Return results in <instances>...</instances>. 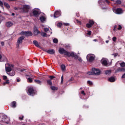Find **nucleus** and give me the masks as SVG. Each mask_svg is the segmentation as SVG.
<instances>
[{"instance_id": "nucleus-1", "label": "nucleus", "mask_w": 125, "mask_h": 125, "mask_svg": "<svg viewBox=\"0 0 125 125\" xmlns=\"http://www.w3.org/2000/svg\"><path fill=\"white\" fill-rule=\"evenodd\" d=\"M59 52H60L61 54H64V55H66L68 57H74L75 59H78V58H79L78 55H75L74 52L71 53L69 52L64 49V48H60L59 49Z\"/></svg>"}, {"instance_id": "nucleus-2", "label": "nucleus", "mask_w": 125, "mask_h": 125, "mask_svg": "<svg viewBox=\"0 0 125 125\" xmlns=\"http://www.w3.org/2000/svg\"><path fill=\"white\" fill-rule=\"evenodd\" d=\"M5 71L7 75L11 76L12 77L15 75V71H12L13 68V64L6 63L5 65Z\"/></svg>"}, {"instance_id": "nucleus-3", "label": "nucleus", "mask_w": 125, "mask_h": 125, "mask_svg": "<svg viewBox=\"0 0 125 125\" xmlns=\"http://www.w3.org/2000/svg\"><path fill=\"white\" fill-rule=\"evenodd\" d=\"M88 75H95V76H99L101 74L100 70L93 68L92 69V72L89 71L87 72Z\"/></svg>"}, {"instance_id": "nucleus-4", "label": "nucleus", "mask_w": 125, "mask_h": 125, "mask_svg": "<svg viewBox=\"0 0 125 125\" xmlns=\"http://www.w3.org/2000/svg\"><path fill=\"white\" fill-rule=\"evenodd\" d=\"M41 14V10L38 8H35L32 10V13H30V16H34L35 17H39V15Z\"/></svg>"}, {"instance_id": "nucleus-5", "label": "nucleus", "mask_w": 125, "mask_h": 125, "mask_svg": "<svg viewBox=\"0 0 125 125\" xmlns=\"http://www.w3.org/2000/svg\"><path fill=\"white\" fill-rule=\"evenodd\" d=\"M86 59L88 62H92L95 59V56L92 54H88L86 56Z\"/></svg>"}, {"instance_id": "nucleus-6", "label": "nucleus", "mask_w": 125, "mask_h": 125, "mask_svg": "<svg viewBox=\"0 0 125 125\" xmlns=\"http://www.w3.org/2000/svg\"><path fill=\"white\" fill-rule=\"evenodd\" d=\"M27 94L31 96H34V95H35V90H34V88L32 87L29 88Z\"/></svg>"}, {"instance_id": "nucleus-7", "label": "nucleus", "mask_w": 125, "mask_h": 125, "mask_svg": "<svg viewBox=\"0 0 125 125\" xmlns=\"http://www.w3.org/2000/svg\"><path fill=\"white\" fill-rule=\"evenodd\" d=\"M24 39H25V37H24V36H21L18 39V42H17V47H19V45L22 44L23 40H24Z\"/></svg>"}, {"instance_id": "nucleus-8", "label": "nucleus", "mask_w": 125, "mask_h": 125, "mask_svg": "<svg viewBox=\"0 0 125 125\" xmlns=\"http://www.w3.org/2000/svg\"><path fill=\"white\" fill-rule=\"evenodd\" d=\"M113 12L116 13V14H122L123 13V9L121 8H118L117 9H113Z\"/></svg>"}, {"instance_id": "nucleus-9", "label": "nucleus", "mask_w": 125, "mask_h": 125, "mask_svg": "<svg viewBox=\"0 0 125 125\" xmlns=\"http://www.w3.org/2000/svg\"><path fill=\"white\" fill-rule=\"evenodd\" d=\"M61 16V11L60 10H57L54 14V17L55 18H58L59 16Z\"/></svg>"}, {"instance_id": "nucleus-10", "label": "nucleus", "mask_w": 125, "mask_h": 125, "mask_svg": "<svg viewBox=\"0 0 125 125\" xmlns=\"http://www.w3.org/2000/svg\"><path fill=\"white\" fill-rule=\"evenodd\" d=\"M22 34L23 35V36H26V37H31L33 36V33H32V32L30 31L22 32Z\"/></svg>"}, {"instance_id": "nucleus-11", "label": "nucleus", "mask_w": 125, "mask_h": 125, "mask_svg": "<svg viewBox=\"0 0 125 125\" xmlns=\"http://www.w3.org/2000/svg\"><path fill=\"white\" fill-rule=\"evenodd\" d=\"M22 9L23 12H27L30 9V6L28 5H24L23 6Z\"/></svg>"}, {"instance_id": "nucleus-12", "label": "nucleus", "mask_w": 125, "mask_h": 125, "mask_svg": "<svg viewBox=\"0 0 125 125\" xmlns=\"http://www.w3.org/2000/svg\"><path fill=\"white\" fill-rule=\"evenodd\" d=\"M33 33H34V35H35V36H37V35H39V34H41V32H40V31H39V29L36 26H35L34 28Z\"/></svg>"}, {"instance_id": "nucleus-13", "label": "nucleus", "mask_w": 125, "mask_h": 125, "mask_svg": "<svg viewBox=\"0 0 125 125\" xmlns=\"http://www.w3.org/2000/svg\"><path fill=\"white\" fill-rule=\"evenodd\" d=\"M2 121L4 122L6 124H8V122L9 121V118L7 116H4L2 119Z\"/></svg>"}, {"instance_id": "nucleus-14", "label": "nucleus", "mask_w": 125, "mask_h": 125, "mask_svg": "<svg viewBox=\"0 0 125 125\" xmlns=\"http://www.w3.org/2000/svg\"><path fill=\"white\" fill-rule=\"evenodd\" d=\"M5 25L7 28H10V27L13 26V22L12 21H7Z\"/></svg>"}, {"instance_id": "nucleus-15", "label": "nucleus", "mask_w": 125, "mask_h": 125, "mask_svg": "<svg viewBox=\"0 0 125 125\" xmlns=\"http://www.w3.org/2000/svg\"><path fill=\"white\" fill-rule=\"evenodd\" d=\"M48 34H46L45 32H41V36L42 37H47V36H50L52 34V32H49Z\"/></svg>"}, {"instance_id": "nucleus-16", "label": "nucleus", "mask_w": 125, "mask_h": 125, "mask_svg": "<svg viewBox=\"0 0 125 125\" xmlns=\"http://www.w3.org/2000/svg\"><path fill=\"white\" fill-rule=\"evenodd\" d=\"M0 60V62H6V61H7V58H6V57L4 56H1V58Z\"/></svg>"}, {"instance_id": "nucleus-17", "label": "nucleus", "mask_w": 125, "mask_h": 125, "mask_svg": "<svg viewBox=\"0 0 125 125\" xmlns=\"http://www.w3.org/2000/svg\"><path fill=\"white\" fill-rule=\"evenodd\" d=\"M120 72H125V68H118L115 70V73H119Z\"/></svg>"}, {"instance_id": "nucleus-18", "label": "nucleus", "mask_w": 125, "mask_h": 125, "mask_svg": "<svg viewBox=\"0 0 125 125\" xmlns=\"http://www.w3.org/2000/svg\"><path fill=\"white\" fill-rule=\"evenodd\" d=\"M101 62L102 63L103 65L104 66H108V62L106 60H102L101 61Z\"/></svg>"}, {"instance_id": "nucleus-19", "label": "nucleus", "mask_w": 125, "mask_h": 125, "mask_svg": "<svg viewBox=\"0 0 125 125\" xmlns=\"http://www.w3.org/2000/svg\"><path fill=\"white\" fill-rule=\"evenodd\" d=\"M108 81L111 83H114V82L116 81V78L114 77H111L108 79Z\"/></svg>"}, {"instance_id": "nucleus-20", "label": "nucleus", "mask_w": 125, "mask_h": 125, "mask_svg": "<svg viewBox=\"0 0 125 125\" xmlns=\"http://www.w3.org/2000/svg\"><path fill=\"white\" fill-rule=\"evenodd\" d=\"M40 20L41 22H44L46 20V18L44 16H42L40 18Z\"/></svg>"}, {"instance_id": "nucleus-21", "label": "nucleus", "mask_w": 125, "mask_h": 125, "mask_svg": "<svg viewBox=\"0 0 125 125\" xmlns=\"http://www.w3.org/2000/svg\"><path fill=\"white\" fill-rule=\"evenodd\" d=\"M47 53L49 54H54L55 53V51L53 49L48 50L47 51Z\"/></svg>"}, {"instance_id": "nucleus-22", "label": "nucleus", "mask_w": 125, "mask_h": 125, "mask_svg": "<svg viewBox=\"0 0 125 125\" xmlns=\"http://www.w3.org/2000/svg\"><path fill=\"white\" fill-rule=\"evenodd\" d=\"M11 107L12 108H16V102L14 101L11 103Z\"/></svg>"}, {"instance_id": "nucleus-23", "label": "nucleus", "mask_w": 125, "mask_h": 125, "mask_svg": "<svg viewBox=\"0 0 125 125\" xmlns=\"http://www.w3.org/2000/svg\"><path fill=\"white\" fill-rule=\"evenodd\" d=\"M33 43L35 45V46H37V47H40V45L39 44V43L37 41H34Z\"/></svg>"}, {"instance_id": "nucleus-24", "label": "nucleus", "mask_w": 125, "mask_h": 125, "mask_svg": "<svg viewBox=\"0 0 125 125\" xmlns=\"http://www.w3.org/2000/svg\"><path fill=\"white\" fill-rule=\"evenodd\" d=\"M111 72L112 71H111V70H105V75H110V74H111Z\"/></svg>"}, {"instance_id": "nucleus-25", "label": "nucleus", "mask_w": 125, "mask_h": 125, "mask_svg": "<svg viewBox=\"0 0 125 125\" xmlns=\"http://www.w3.org/2000/svg\"><path fill=\"white\" fill-rule=\"evenodd\" d=\"M61 67L62 71H65V70H66V66H65V65L62 64Z\"/></svg>"}, {"instance_id": "nucleus-26", "label": "nucleus", "mask_w": 125, "mask_h": 125, "mask_svg": "<svg viewBox=\"0 0 125 125\" xmlns=\"http://www.w3.org/2000/svg\"><path fill=\"white\" fill-rule=\"evenodd\" d=\"M34 82L36 83H38V84H42V81L38 80H35Z\"/></svg>"}, {"instance_id": "nucleus-27", "label": "nucleus", "mask_w": 125, "mask_h": 125, "mask_svg": "<svg viewBox=\"0 0 125 125\" xmlns=\"http://www.w3.org/2000/svg\"><path fill=\"white\" fill-rule=\"evenodd\" d=\"M4 6H6L7 8H10V6H9V4L6 2L4 3Z\"/></svg>"}, {"instance_id": "nucleus-28", "label": "nucleus", "mask_w": 125, "mask_h": 125, "mask_svg": "<svg viewBox=\"0 0 125 125\" xmlns=\"http://www.w3.org/2000/svg\"><path fill=\"white\" fill-rule=\"evenodd\" d=\"M51 89L52 90H57V89H58V87L53 86H51Z\"/></svg>"}, {"instance_id": "nucleus-29", "label": "nucleus", "mask_w": 125, "mask_h": 125, "mask_svg": "<svg viewBox=\"0 0 125 125\" xmlns=\"http://www.w3.org/2000/svg\"><path fill=\"white\" fill-rule=\"evenodd\" d=\"M121 67H122V68L125 67V62H122L121 63H119Z\"/></svg>"}, {"instance_id": "nucleus-30", "label": "nucleus", "mask_w": 125, "mask_h": 125, "mask_svg": "<svg viewBox=\"0 0 125 125\" xmlns=\"http://www.w3.org/2000/svg\"><path fill=\"white\" fill-rule=\"evenodd\" d=\"M9 83V80H7L5 82L3 83V85H5V84H8Z\"/></svg>"}, {"instance_id": "nucleus-31", "label": "nucleus", "mask_w": 125, "mask_h": 125, "mask_svg": "<svg viewBox=\"0 0 125 125\" xmlns=\"http://www.w3.org/2000/svg\"><path fill=\"white\" fill-rule=\"evenodd\" d=\"M99 3L100 4V5H103V4H104V1L102 0H99Z\"/></svg>"}, {"instance_id": "nucleus-32", "label": "nucleus", "mask_w": 125, "mask_h": 125, "mask_svg": "<svg viewBox=\"0 0 125 125\" xmlns=\"http://www.w3.org/2000/svg\"><path fill=\"white\" fill-rule=\"evenodd\" d=\"M47 83L48 84H49V85H52V82H51V80H47Z\"/></svg>"}, {"instance_id": "nucleus-33", "label": "nucleus", "mask_w": 125, "mask_h": 125, "mask_svg": "<svg viewBox=\"0 0 125 125\" xmlns=\"http://www.w3.org/2000/svg\"><path fill=\"white\" fill-rule=\"evenodd\" d=\"M53 42L54 43H57L58 42V40L56 38L53 39Z\"/></svg>"}, {"instance_id": "nucleus-34", "label": "nucleus", "mask_w": 125, "mask_h": 125, "mask_svg": "<svg viewBox=\"0 0 125 125\" xmlns=\"http://www.w3.org/2000/svg\"><path fill=\"white\" fill-rule=\"evenodd\" d=\"M86 27H87V28H91V27H92V25L90 23H87L86 24Z\"/></svg>"}, {"instance_id": "nucleus-35", "label": "nucleus", "mask_w": 125, "mask_h": 125, "mask_svg": "<svg viewBox=\"0 0 125 125\" xmlns=\"http://www.w3.org/2000/svg\"><path fill=\"white\" fill-rule=\"evenodd\" d=\"M116 2L117 4H121V3H122V0H117L116 1Z\"/></svg>"}, {"instance_id": "nucleus-36", "label": "nucleus", "mask_w": 125, "mask_h": 125, "mask_svg": "<svg viewBox=\"0 0 125 125\" xmlns=\"http://www.w3.org/2000/svg\"><path fill=\"white\" fill-rule=\"evenodd\" d=\"M89 24H90L92 26L93 25V24H94V22L92 20H89Z\"/></svg>"}, {"instance_id": "nucleus-37", "label": "nucleus", "mask_w": 125, "mask_h": 125, "mask_svg": "<svg viewBox=\"0 0 125 125\" xmlns=\"http://www.w3.org/2000/svg\"><path fill=\"white\" fill-rule=\"evenodd\" d=\"M27 82L28 83H32L33 82V80H32V78H28L27 79Z\"/></svg>"}, {"instance_id": "nucleus-38", "label": "nucleus", "mask_w": 125, "mask_h": 125, "mask_svg": "<svg viewBox=\"0 0 125 125\" xmlns=\"http://www.w3.org/2000/svg\"><path fill=\"white\" fill-rule=\"evenodd\" d=\"M112 41L114 42H117V37H114L112 38Z\"/></svg>"}, {"instance_id": "nucleus-39", "label": "nucleus", "mask_w": 125, "mask_h": 125, "mask_svg": "<svg viewBox=\"0 0 125 125\" xmlns=\"http://www.w3.org/2000/svg\"><path fill=\"white\" fill-rule=\"evenodd\" d=\"M44 32H45L46 33H47V32H48L49 31V29L47 28H44Z\"/></svg>"}, {"instance_id": "nucleus-40", "label": "nucleus", "mask_w": 125, "mask_h": 125, "mask_svg": "<svg viewBox=\"0 0 125 125\" xmlns=\"http://www.w3.org/2000/svg\"><path fill=\"white\" fill-rule=\"evenodd\" d=\"M87 83H88V84H89L90 85H92V84H93L92 82H91L90 81H88Z\"/></svg>"}, {"instance_id": "nucleus-41", "label": "nucleus", "mask_w": 125, "mask_h": 125, "mask_svg": "<svg viewBox=\"0 0 125 125\" xmlns=\"http://www.w3.org/2000/svg\"><path fill=\"white\" fill-rule=\"evenodd\" d=\"M0 6L3 8V3L1 1H0Z\"/></svg>"}, {"instance_id": "nucleus-42", "label": "nucleus", "mask_w": 125, "mask_h": 125, "mask_svg": "<svg viewBox=\"0 0 125 125\" xmlns=\"http://www.w3.org/2000/svg\"><path fill=\"white\" fill-rule=\"evenodd\" d=\"M58 27H59V28H60V27H61V26H62V23L60 22L58 23L57 24Z\"/></svg>"}, {"instance_id": "nucleus-43", "label": "nucleus", "mask_w": 125, "mask_h": 125, "mask_svg": "<svg viewBox=\"0 0 125 125\" xmlns=\"http://www.w3.org/2000/svg\"><path fill=\"white\" fill-rule=\"evenodd\" d=\"M65 47H66V48H70V44H65L64 45Z\"/></svg>"}, {"instance_id": "nucleus-44", "label": "nucleus", "mask_w": 125, "mask_h": 125, "mask_svg": "<svg viewBox=\"0 0 125 125\" xmlns=\"http://www.w3.org/2000/svg\"><path fill=\"white\" fill-rule=\"evenodd\" d=\"M76 22H77V23H78L80 25H82V21H79V20H76Z\"/></svg>"}, {"instance_id": "nucleus-45", "label": "nucleus", "mask_w": 125, "mask_h": 125, "mask_svg": "<svg viewBox=\"0 0 125 125\" xmlns=\"http://www.w3.org/2000/svg\"><path fill=\"white\" fill-rule=\"evenodd\" d=\"M2 77H3V79L4 80H7V77L6 76L3 75Z\"/></svg>"}, {"instance_id": "nucleus-46", "label": "nucleus", "mask_w": 125, "mask_h": 125, "mask_svg": "<svg viewBox=\"0 0 125 125\" xmlns=\"http://www.w3.org/2000/svg\"><path fill=\"white\" fill-rule=\"evenodd\" d=\"M87 35H88V36H90L91 35V31H87Z\"/></svg>"}, {"instance_id": "nucleus-47", "label": "nucleus", "mask_w": 125, "mask_h": 125, "mask_svg": "<svg viewBox=\"0 0 125 125\" xmlns=\"http://www.w3.org/2000/svg\"><path fill=\"white\" fill-rule=\"evenodd\" d=\"M49 78H50V79L51 80H53V79H54V78H55V77L53 76H49Z\"/></svg>"}, {"instance_id": "nucleus-48", "label": "nucleus", "mask_w": 125, "mask_h": 125, "mask_svg": "<svg viewBox=\"0 0 125 125\" xmlns=\"http://www.w3.org/2000/svg\"><path fill=\"white\" fill-rule=\"evenodd\" d=\"M81 93L82 94H83V95H85V93H84V91L83 90L81 91Z\"/></svg>"}, {"instance_id": "nucleus-49", "label": "nucleus", "mask_w": 125, "mask_h": 125, "mask_svg": "<svg viewBox=\"0 0 125 125\" xmlns=\"http://www.w3.org/2000/svg\"><path fill=\"white\" fill-rule=\"evenodd\" d=\"M61 83H63V76L61 77Z\"/></svg>"}, {"instance_id": "nucleus-50", "label": "nucleus", "mask_w": 125, "mask_h": 125, "mask_svg": "<svg viewBox=\"0 0 125 125\" xmlns=\"http://www.w3.org/2000/svg\"><path fill=\"white\" fill-rule=\"evenodd\" d=\"M24 118V116H22V117H20L19 119L20 120H21L22 121V120H23V118Z\"/></svg>"}, {"instance_id": "nucleus-51", "label": "nucleus", "mask_w": 125, "mask_h": 125, "mask_svg": "<svg viewBox=\"0 0 125 125\" xmlns=\"http://www.w3.org/2000/svg\"><path fill=\"white\" fill-rule=\"evenodd\" d=\"M78 61H80V62H82L83 61V60L82 59V58H78Z\"/></svg>"}, {"instance_id": "nucleus-52", "label": "nucleus", "mask_w": 125, "mask_h": 125, "mask_svg": "<svg viewBox=\"0 0 125 125\" xmlns=\"http://www.w3.org/2000/svg\"><path fill=\"white\" fill-rule=\"evenodd\" d=\"M122 29V26L119 25V27L118 28V30H121Z\"/></svg>"}, {"instance_id": "nucleus-53", "label": "nucleus", "mask_w": 125, "mask_h": 125, "mask_svg": "<svg viewBox=\"0 0 125 125\" xmlns=\"http://www.w3.org/2000/svg\"><path fill=\"white\" fill-rule=\"evenodd\" d=\"M1 44L2 46H3V45H4V42H1Z\"/></svg>"}, {"instance_id": "nucleus-54", "label": "nucleus", "mask_w": 125, "mask_h": 125, "mask_svg": "<svg viewBox=\"0 0 125 125\" xmlns=\"http://www.w3.org/2000/svg\"><path fill=\"white\" fill-rule=\"evenodd\" d=\"M125 73L122 76V79H125Z\"/></svg>"}, {"instance_id": "nucleus-55", "label": "nucleus", "mask_w": 125, "mask_h": 125, "mask_svg": "<svg viewBox=\"0 0 125 125\" xmlns=\"http://www.w3.org/2000/svg\"><path fill=\"white\" fill-rule=\"evenodd\" d=\"M116 29H117V25L114 26V28L113 29V31H116Z\"/></svg>"}, {"instance_id": "nucleus-56", "label": "nucleus", "mask_w": 125, "mask_h": 125, "mask_svg": "<svg viewBox=\"0 0 125 125\" xmlns=\"http://www.w3.org/2000/svg\"><path fill=\"white\" fill-rule=\"evenodd\" d=\"M64 25H65V26H69V25H70V24H69L68 23H64Z\"/></svg>"}, {"instance_id": "nucleus-57", "label": "nucleus", "mask_w": 125, "mask_h": 125, "mask_svg": "<svg viewBox=\"0 0 125 125\" xmlns=\"http://www.w3.org/2000/svg\"><path fill=\"white\" fill-rule=\"evenodd\" d=\"M20 71L21 72H24V71H26V69H21Z\"/></svg>"}, {"instance_id": "nucleus-58", "label": "nucleus", "mask_w": 125, "mask_h": 125, "mask_svg": "<svg viewBox=\"0 0 125 125\" xmlns=\"http://www.w3.org/2000/svg\"><path fill=\"white\" fill-rule=\"evenodd\" d=\"M20 79H17V82H18V83H19V82H20Z\"/></svg>"}, {"instance_id": "nucleus-59", "label": "nucleus", "mask_w": 125, "mask_h": 125, "mask_svg": "<svg viewBox=\"0 0 125 125\" xmlns=\"http://www.w3.org/2000/svg\"><path fill=\"white\" fill-rule=\"evenodd\" d=\"M74 80V78H71L69 80V82H72Z\"/></svg>"}, {"instance_id": "nucleus-60", "label": "nucleus", "mask_w": 125, "mask_h": 125, "mask_svg": "<svg viewBox=\"0 0 125 125\" xmlns=\"http://www.w3.org/2000/svg\"><path fill=\"white\" fill-rule=\"evenodd\" d=\"M113 55H114V57H116V56H118V54H113Z\"/></svg>"}, {"instance_id": "nucleus-61", "label": "nucleus", "mask_w": 125, "mask_h": 125, "mask_svg": "<svg viewBox=\"0 0 125 125\" xmlns=\"http://www.w3.org/2000/svg\"><path fill=\"white\" fill-rule=\"evenodd\" d=\"M105 1H106V2H107V3H110V2H109L108 0H105Z\"/></svg>"}, {"instance_id": "nucleus-62", "label": "nucleus", "mask_w": 125, "mask_h": 125, "mask_svg": "<svg viewBox=\"0 0 125 125\" xmlns=\"http://www.w3.org/2000/svg\"><path fill=\"white\" fill-rule=\"evenodd\" d=\"M93 42H97V39H94L93 40Z\"/></svg>"}, {"instance_id": "nucleus-63", "label": "nucleus", "mask_w": 125, "mask_h": 125, "mask_svg": "<svg viewBox=\"0 0 125 125\" xmlns=\"http://www.w3.org/2000/svg\"><path fill=\"white\" fill-rule=\"evenodd\" d=\"M76 16H77V17H80V14H76Z\"/></svg>"}, {"instance_id": "nucleus-64", "label": "nucleus", "mask_w": 125, "mask_h": 125, "mask_svg": "<svg viewBox=\"0 0 125 125\" xmlns=\"http://www.w3.org/2000/svg\"><path fill=\"white\" fill-rule=\"evenodd\" d=\"M106 43H108L109 42V41L107 40L105 41Z\"/></svg>"}]
</instances>
